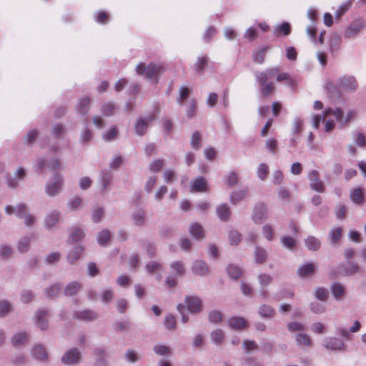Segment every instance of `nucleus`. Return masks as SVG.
<instances>
[{
  "mask_svg": "<svg viewBox=\"0 0 366 366\" xmlns=\"http://www.w3.org/2000/svg\"><path fill=\"white\" fill-rule=\"evenodd\" d=\"M274 77L278 82L283 81L288 84H292V82L290 74L286 72L280 73V69L277 67L270 68L264 71L257 72L256 74V79L259 84L261 94L264 98L270 97L274 94L276 86L274 83L272 81Z\"/></svg>",
  "mask_w": 366,
  "mask_h": 366,
  "instance_id": "f257e3e1",
  "label": "nucleus"
},
{
  "mask_svg": "<svg viewBox=\"0 0 366 366\" xmlns=\"http://www.w3.org/2000/svg\"><path fill=\"white\" fill-rule=\"evenodd\" d=\"M329 115H333L341 127L346 126L350 121L355 119L357 115L355 109H350L347 112L346 116H344L342 109L340 107L335 109H327L324 112L323 119H326Z\"/></svg>",
  "mask_w": 366,
  "mask_h": 366,
  "instance_id": "f03ea898",
  "label": "nucleus"
},
{
  "mask_svg": "<svg viewBox=\"0 0 366 366\" xmlns=\"http://www.w3.org/2000/svg\"><path fill=\"white\" fill-rule=\"evenodd\" d=\"M166 70L163 64H149L147 66L142 62L136 68L137 73L139 75L145 74L148 79L157 78Z\"/></svg>",
  "mask_w": 366,
  "mask_h": 366,
  "instance_id": "7ed1b4c3",
  "label": "nucleus"
},
{
  "mask_svg": "<svg viewBox=\"0 0 366 366\" xmlns=\"http://www.w3.org/2000/svg\"><path fill=\"white\" fill-rule=\"evenodd\" d=\"M64 179L59 173H56L51 182L47 183L46 186V193L50 196L54 197L59 193L60 189L63 185Z\"/></svg>",
  "mask_w": 366,
  "mask_h": 366,
  "instance_id": "20e7f679",
  "label": "nucleus"
},
{
  "mask_svg": "<svg viewBox=\"0 0 366 366\" xmlns=\"http://www.w3.org/2000/svg\"><path fill=\"white\" fill-rule=\"evenodd\" d=\"M338 86L347 92H354L357 89L358 84L354 76H342L338 79Z\"/></svg>",
  "mask_w": 366,
  "mask_h": 366,
  "instance_id": "39448f33",
  "label": "nucleus"
},
{
  "mask_svg": "<svg viewBox=\"0 0 366 366\" xmlns=\"http://www.w3.org/2000/svg\"><path fill=\"white\" fill-rule=\"evenodd\" d=\"M308 178L310 179V185L312 189L317 192H324L325 190L323 182L320 179V174L317 170H312L309 172Z\"/></svg>",
  "mask_w": 366,
  "mask_h": 366,
  "instance_id": "423d86ee",
  "label": "nucleus"
},
{
  "mask_svg": "<svg viewBox=\"0 0 366 366\" xmlns=\"http://www.w3.org/2000/svg\"><path fill=\"white\" fill-rule=\"evenodd\" d=\"M365 26L362 20L357 19L352 22L345 30L344 36L345 39H350L356 36Z\"/></svg>",
  "mask_w": 366,
  "mask_h": 366,
  "instance_id": "0eeeda50",
  "label": "nucleus"
},
{
  "mask_svg": "<svg viewBox=\"0 0 366 366\" xmlns=\"http://www.w3.org/2000/svg\"><path fill=\"white\" fill-rule=\"evenodd\" d=\"M267 209L264 204L259 203L256 204L254 213L252 214V219L256 224H260L267 218Z\"/></svg>",
  "mask_w": 366,
  "mask_h": 366,
  "instance_id": "6e6552de",
  "label": "nucleus"
},
{
  "mask_svg": "<svg viewBox=\"0 0 366 366\" xmlns=\"http://www.w3.org/2000/svg\"><path fill=\"white\" fill-rule=\"evenodd\" d=\"M80 360V355L75 348L67 351L62 357L61 361L66 365L77 364Z\"/></svg>",
  "mask_w": 366,
  "mask_h": 366,
  "instance_id": "1a4fd4ad",
  "label": "nucleus"
},
{
  "mask_svg": "<svg viewBox=\"0 0 366 366\" xmlns=\"http://www.w3.org/2000/svg\"><path fill=\"white\" fill-rule=\"evenodd\" d=\"M186 302L188 310L192 313H196L202 310V300L197 297H187Z\"/></svg>",
  "mask_w": 366,
  "mask_h": 366,
  "instance_id": "9d476101",
  "label": "nucleus"
},
{
  "mask_svg": "<svg viewBox=\"0 0 366 366\" xmlns=\"http://www.w3.org/2000/svg\"><path fill=\"white\" fill-rule=\"evenodd\" d=\"M155 119L154 114L147 117V121L144 119H139L135 124V132L138 135H144L148 127V122L153 121Z\"/></svg>",
  "mask_w": 366,
  "mask_h": 366,
  "instance_id": "9b49d317",
  "label": "nucleus"
},
{
  "mask_svg": "<svg viewBox=\"0 0 366 366\" xmlns=\"http://www.w3.org/2000/svg\"><path fill=\"white\" fill-rule=\"evenodd\" d=\"M208 189L207 182L204 177H198L192 181L191 191L193 192H204Z\"/></svg>",
  "mask_w": 366,
  "mask_h": 366,
  "instance_id": "f8f14e48",
  "label": "nucleus"
},
{
  "mask_svg": "<svg viewBox=\"0 0 366 366\" xmlns=\"http://www.w3.org/2000/svg\"><path fill=\"white\" fill-rule=\"evenodd\" d=\"M189 232L196 239L201 240L204 238L203 227L198 222L192 223L189 227Z\"/></svg>",
  "mask_w": 366,
  "mask_h": 366,
  "instance_id": "ddd939ff",
  "label": "nucleus"
},
{
  "mask_svg": "<svg viewBox=\"0 0 366 366\" xmlns=\"http://www.w3.org/2000/svg\"><path fill=\"white\" fill-rule=\"evenodd\" d=\"M351 201L355 204H362L364 202V191L362 188H355L350 194Z\"/></svg>",
  "mask_w": 366,
  "mask_h": 366,
  "instance_id": "4468645a",
  "label": "nucleus"
},
{
  "mask_svg": "<svg viewBox=\"0 0 366 366\" xmlns=\"http://www.w3.org/2000/svg\"><path fill=\"white\" fill-rule=\"evenodd\" d=\"M217 214L221 221H228L231 217V210L226 204H222L217 207Z\"/></svg>",
  "mask_w": 366,
  "mask_h": 366,
  "instance_id": "2eb2a0df",
  "label": "nucleus"
},
{
  "mask_svg": "<svg viewBox=\"0 0 366 366\" xmlns=\"http://www.w3.org/2000/svg\"><path fill=\"white\" fill-rule=\"evenodd\" d=\"M192 271L197 275H205L209 272L207 264L201 260H197L192 266Z\"/></svg>",
  "mask_w": 366,
  "mask_h": 366,
  "instance_id": "dca6fc26",
  "label": "nucleus"
},
{
  "mask_svg": "<svg viewBox=\"0 0 366 366\" xmlns=\"http://www.w3.org/2000/svg\"><path fill=\"white\" fill-rule=\"evenodd\" d=\"M228 324L231 328L242 330L247 327V322L240 317H232L228 320Z\"/></svg>",
  "mask_w": 366,
  "mask_h": 366,
  "instance_id": "f3484780",
  "label": "nucleus"
},
{
  "mask_svg": "<svg viewBox=\"0 0 366 366\" xmlns=\"http://www.w3.org/2000/svg\"><path fill=\"white\" fill-rule=\"evenodd\" d=\"M325 346L333 350H341L345 347L344 342L337 338H329L327 340Z\"/></svg>",
  "mask_w": 366,
  "mask_h": 366,
  "instance_id": "a211bd4d",
  "label": "nucleus"
},
{
  "mask_svg": "<svg viewBox=\"0 0 366 366\" xmlns=\"http://www.w3.org/2000/svg\"><path fill=\"white\" fill-rule=\"evenodd\" d=\"M315 270V264L309 262L300 267L297 270V274L300 277H304L314 273Z\"/></svg>",
  "mask_w": 366,
  "mask_h": 366,
  "instance_id": "6ab92c4d",
  "label": "nucleus"
},
{
  "mask_svg": "<svg viewBox=\"0 0 366 366\" xmlns=\"http://www.w3.org/2000/svg\"><path fill=\"white\" fill-rule=\"evenodd\" d=\"M91 100L89 97H85L81 98L77 105V111L79 114L85 115L89 110V104Z\"/></svg>",
  "mask_w": 366,
  "mask_h": 366,
  "instance_id": "aec40b11",
  "label": "nucleus"
},
{
  "mask_svg": "<svg viewBox=\"0 0 366 366\" xmlns=\"http://www.w3.org/2000/svg\"><path fill=\"white\" fill-rule=\"evenodd\" d=\"M5 211L8 214H11L14 212H16V216L19 217H22L26 213V206L25 204H21L17 206L16 211L14 207L9 205L6 207Z\"/></svg>",
  "mask_w": 366,
  "mask_h": 366,
  "instance_id": "412c9836",
  "label": "nucleus"
},
{
  "mask_svg": "<svg viewBox=\"0 0 366 366\" xmlns=\"http://www.w3.org/2000/svg\"><path fill=\"white\" fill-rule=\"evenodd\" d=\"M81 288V285L77 282H73L68 284L64 289L66 296H73L76 295Z\"/></svg>",
  "mask_w": 366,
  "mask_h": 366,
  "instance_id": "4be33fe9",
  "label": "nucleus"
},
{
  "mask_svg": "<svg viewBox=\"0 0 366 366\" xmlns=\"http://www.w3.org/2000/svg\"><path fill=\"white\" fill-rule=\"evenodd\" d=\"M59 219V212L54 211L49 213L45 218V225L48 228L54 227Z\"/></svg>",
  "mask_w": 366,
  "mask_h": 366,
  "instance_id": "5701e85b",
  "label": "nucleus"
},
{
  "mask_svg": "<svg viewBox=\"0 0 366 366\" xmlns=\"http://www.w3.org/2000/svg\"><path fill=\"white\" fill-rule=\"evenodd\" d=\"M46 316L47 312L46 310H41L38 312L36 323L41 330H45L47 328V320L46 319Z\"/></svg>",
  "mask_w": 366,
  "mask_h": 366,
  "instance_id": "b1692460",
  "label": "nucleus"
},
{
  "mask_svg": "<svg viewBox=\"0 0 366 366\" xmlns=\"http://www.w3.org/2000/svg\"><path fill=\"white\" fill-rule=\"evenodd\" d=\"M247 194V192L246 190H238L232 192L230 196L232 204H237L246 197Z\"/></svg>",
  "mask_w": 366,
  "mask_h": 366,
  "instance_id": "393cba45",
  "label": "nucleus"
},
{
  "mask_svg": "<svg viewBox=\"0 0 366 366\" xmlns=\"http://www.w3.org/2000/svg\"><path fill=\"white\" fill-rule=\"evenodd\" d=\"M305 244L309 249L318 250L320 247L321 243L318 239L310 236L305 239Z\"/></svg>",
  "mask_w": 366,
  "mask_h": 366,
  "instance_id": "a878e982",
  "label": "nucleus"
},
{
  "mask_svg": "<svg viewBox=\"0 0 366 366\" xmlns=\"http://www.w3.org/2000/svg\"><path fill=\"white\" fill-rule=\"evenodd\" d=\"M84 249L81 246H76L74 249L70 252L68 254V260L69 262L72 264L75 261H76L81 256Z\"/></svg>",
  "mask_w": 366,
  "mask_h": 366,
  "instance_id": "bb28decb",
  "label": "nucleus"
},
{
  "mask_svg": "<svg viewBox=\"0 0 366 366\" xmlns=\"http://www.w3.org/2000/svg\"><path fill=\"white\" fill-rule=\"evenodd\" d=\"M33 356L38 360H44L47 358L46 350L41 345H36L33 350Z\"/></svg>",
  "mask_w": 366,
  "mask_h": 366,
  "instance_id": "cd10ccee",
  "label": "nucleus"
},
{
  "mask_svg": "<svg viewBox=\"0 0 366 366\" xmlns=\"http://www.w3.org/2000/svg\"><path fill=\"white\" fill-rule=\"evenodd\" d=\"M76 317L83 320H93L97 317L96 312L91 310H84L76 313Z\"/></svg>",
  "mask_w": 366,
  "mask_h": 366,
  "instance_id": "c85d7f7f",
  "label": "nucleus"
},
{
  "mask_svg": "<svg viewBox=\"0 0 366 366\" xmlns=\"http://www.w3.org/2000/svg\"><path fill=\"white\" fill-rule=\"evenodd\" d=\"M342 44L341 38L337 34L332 35L330 40V47L332 52L337 51Z\"/></svg>",
  "mask_w": 366,
  "mask_h": 366,
  "instance_id": "c756f323",
  "label": "nucleus"
},
{
  "mask_svg": "<svg viewBox=\"0 0 366 366\" xmlns=\"http://www.w3.org/2000/svg\"><path fill=\"white\" fill-rule=\"evenodd\" d=\"M228 275L233 279H238L242 274V270L239 267L229 264L227 268Z\"/></svg>",
  "mask_w": 366,
  "mask_h": 366,
  "instance_id": "7c9ffc66",
  "label": "nucleus"
},
{
  "mask_svg": "<svg viewBox=\"0 0 366 366\" xmlns=\"http://www.w3.org/2000/svg\"><path fill=\"white\" fill-rule=\"evenodd\" d=\"M296 341L298 345L310 346L312 341L310 337L305 333H299L296 336Z\"/></svg>",
  "mask_w": 366,
  "mask_h": 366,
  "instance_id": "2f4dec72",
  "label": "nucleus"
},
{
  "mask_svg": "<svg viewBox=\"0 0 366 366\" xmlns=\"http://www.w3.org/2000/svg\"><path fill=\"white\" fill-rule=\"evenodd\" d=\"M115 107L112 102H107L102 105V113L104 116L109 117L112 116L114 114Z\"/></svg>",
  "mask_w": 366,
  "mask_h": 366,
  "instance_id": "473e14b6",
  "label": "nucleus"
},
{
  "mask_svg": "<svg viewBox=\"0 0 366 366\" xmlns=\"http://www.w3.org/2000/svg\"><path fill=\"white\" fill-rule=\"evenodd\" d=\"M202 137L199 132H194L191 138V146L194 149H199L201 147Z\"/></svg>",
  "mask_w": 366,
  "mask_h": 366,
  "instance_id": "72a5a7b5",
  "label": "nucleus"
},
{
  "mask_svg": "<svg viewBox=\"0 0 366 366\" xmlns=\"http://www.w3.org/2000/svg\"><path fill=\"white\" fill-rule=\"evenodd\" d=\"M111 239V234L109 230L103 229L98 234V243L101 245H104Z\"/></svg>",
  "mask_w": 366,
  "mask_h": 366,
  "instance_id": "f704fd0d",
  "label": "nucleus"
},
{
  "mask_svg": "<svg viewBox=\"0 0 366 366\" xmlns=\"http://www.w3.org/2000/svg\"><path fill=\"white\" fill-rule=\"evenodd\" d=\"M259 314L264 317H271L274 314V310L270 306L263 305L259 309Z\"/></svg>",
  "mask_w": 366,
  "mask_h": 366,
  "instance_id": "c9c22d12",
  "label": "nucleus"
},
{
  "mask_svg": "<svg viewBox=\"0 0 366 366\" xmlns=\"http://www.w3.org/2000/svg\"><path fill=\"white\" fill-rule=\"evenodd\" d=\"M331 290L333 296L337 300L342 297L345 292L344 287L338 283H335Z\"/></svg>",
  "mask_w": 366,
  "mask_h": 366,
  "instance_id": "e433bc0d",
  "label": "nucleus"
},
{
  "mask_svg": "<svg viewBox=\"0 0 366 366\" xmlns=\"http://www.w3.org/2000/svg\"><path fill=\"white\" fill-rule=\"evenodd\" d=\"M84 237L83 230L79 227H76L71 232L69 236V240L72 242H77L81 239Z\"/></svg>",
  "mask_w": 366,
  "mask_h": 366,
  "instance_id": "4c0bfd02",
  "label": "nucleus"
},
{
  "mask_svg": "<svg viewBox=\"0 0 366 366\" xmlns=\"http://www.w3.org/2000/svg\"><path fill=\"white\" fill-rule=\"evenodd\" d=\"M267 257V255L266 251L264 249H263L260 247L256 248V251H255V254H254L256 262H257L259 264L263 263L266 260Z\"/></svg>",
  "mask_w": 366,
  "mask_h": 366,
  "instance_id": "58836bf2",
  "label": "nucleus"
},
{
  "mask_svg": "<svg viewBox=\"0 0 366 366\" xmlns=\"http://www.w3.org/2000/svg\"><path fill=\"white\" fill-rule=\"evenodd\" d=\"M171 268L173 272L178 275H183L185 272V268L182 262L176 261L171 264Z\"/></svg>",
  "mask_w": 366,
  "mask_h": 366,
  "instance_id": "ea45409f",
  "label": "nucleus"
},
{
  "mask_svg": "<svg viewBox=\"0 0 366 366\" xmlns=\"http://www.w3.org/2000/svg\"><path fill=\"white\" fill-rule=\"evenodd\" d=\"M269 174V167L265 163L259 164L257 169V175L261 180H264Z\"/></svg>",
  "mask_w": 366,
  "mask_h": 366,
  "instance_id": "a19ab883",
  "label": "nucleus"
},
{
  "mask_svg": "<svg viewBox=\"0 0 366 366\" xmlns=\"http://www.w3.org/2000/svg\"><path fill=\"white\" fill-rule=\"evenodd\" d=\"M28 336L26 333H19L15 335L11 341L14 346H18L24 342H26Z\"/></svg>",
  "mask_w": 366,
  "mask_h": 366,
  "instance_id": "79ce46f5",
  "label": "nucleus"
},
{
  "mask_svg": "<svg viewBox=\"0 0 366 366\" xmlns=\"http://www.w3.org/2000/svg\"><path fill=\"white\" fill-rule=\"evenodd\" d=\"M46 167L51 172H57L62 169L61 163L58 159H51Z\"/></svg>",
  "mask_w": 366,
  "mask_h": 366,
  "instance_id": "37998d69",
  "label": "nucleus"
},
{
  "mask_svg": "<svg viewBox=\"0 0 366 366\" xmlns=\"http://www.w3.org/2000/svg\"><path fill=\"white\" fill-rule=\"evenodd\" d=\"M94 354L97 358L95 366H106V361L103 359L105 355L104 351L102 349H97L94 351Z\"/></svg>",
  "mask_w": 366,
  "mask_h": 366,
  "instance_id": "c03bdc74",
  "label": "nucleus"
},
{
  "mask_svg": "<svg viewBox=\"0 0 366 366\" xmlns=\"http://www.w3.org/2000/svg\"><path fill=\"white\" fill-rule=\"evenodd\" d=\"M208 59L206 56L198 58L196 63L195 69L197 72L202 73L206 65L207 64Z\"/></svg>",
  "mask_w": 366,
  "mask_h": 366,
  "instance_id": "a18cd8bd",
  "label": "nucleus"
},
{
  "mask_svg": "<svg viewBox=\"0 0 366 366\" xmlns=\"http://www.w3.org/2000/svg\"><path fill=\"white\" fill-rule=\"evenodd\" d=\"M342 229L340 227H337L332 229L330 232V239L332 243L337 242L342 236Z\"/></svg>",
  "mask_w": 366,
  "mask_h": 366,
  "instance_id": "49530a36",
  "label": "nucleus"
},
{
  "mask_svg": "<svg viewBox=\"0 0 366 366\" xmlns=\"http://www.w3.org/2000/svg\"><path fill=\"white\" fill-rule=\"evenodd\" d=\"M277 35L282 34L285 36H287L291 32V27L289 23L284 22L279 27L277 28Z\"/></svg>",
  "mask_w": 366,
  "mask_h": 366,
  "instance_id": "de8ad7c7",
  "label": "nucleus"
},
{
  "mask_svg": "<svg viewBox=\"0 0 366 366\" xmlns=\"http://www.w3.org/2000/svg\"><path fill=\"white\" fill-rule=\"evenodd\" d=\"M212 340L216 344L221 343L224 340V333L221 330H214L212 335Z\"/></svg>",
  "mask_w": 366,
  "mask_h": 366,
  "instance_id": "09e8293b",
  "label": "nucleus"
},
{
  "mask_svg": "<svg viewBox=\"0 0 366 366\" xmlns=\"http://www.w3.org/2000/svg\"><path fill=\"white\" fill-rule=\"evenodd\" d=\"M258 280L262 287H265L272 282V277L269 274L262 273L259 274Z\"/></svg>",
  "mask_w": 366,
  "mask_h": 366,
  "instance_id": "8fccbe9b",
  "label": "nucleus"
},
{
  "mask_svg": "<svg viewBox=\"0 0 366 366\" xmlns=\"http://www.w3.org/2000/svg\"><path fill=\"white\" fill-rule=\"evenodd\" d=\"M209 320L212 322H220L222 320V315L217 310L211 311L209 314Z\"/></svg>",
  "mask_w": 366,
  "mask_h": 366,
  "instance_id": "3c124183",
  "label": "nucleus"
},
{
  "mask_svg": "<svg viewBox=\"0 0 366 366\" xmlns=\"http://www.w3.org/2000/svg\"><path fill=\"white\" fill-rule=\"evenodd\" d=\"M109 14L104 11H100L97 13L96 16V21H97L99 24H107L109 21Z\"/></svg>",
  "mask_w": 366,
  "mask_h": 366,
  "instance_id": "603ef678",
  "label": "nucleus"
},
{
  "mask_svg": "<svg viewBox=\"0 0 366 366\" xmlns=\"http://www.w3.org/2000/svg\"><path fill=\"white\" fill-rule=\"evenodd\" d=\"M164 325L168 330H173L176 327V319L172 315L165 317Z\"/></svg>",
  "mask_w": 366,
  "mask_h": 366,
  "instance_id": "864d4df0",
  "label": "nucleus"
},
{
  "mask_svg": "<svg viewBox=\"0 0 366 366\" xmlns=\"http://www.w3.org/2000/svg\"><path fill=\"white\" fill-rule=\"evenodd\" d=\"M154 351L159 355H166L170 352V348L166 345H158L154 347Z\"/></svg>",
  "mask_w": 366,
  "mask_h": 366,
  "instance_id": "5fc2aeb1",
  "label": "nucleus"
},
{
  "mask_svg": "<svg viewBox=\"0 0 366 366\" xmlns=\"http://www.w3.org/2000/svg\"><path fill=\"white\" fill-rule=\"evenodd\" d=\"M287 329L290 332H297V331H302L305 330V326L300 322H289L287 324Z\"/></svg>",
  "mask_w": 366,
  "mask_h": 366,
  "instance_id": "6e6d98bb",
  "label": "nucleus"
},
{
  "mask_svg": "<svg viewBox=\"0 0 366 366\" xmlns=\"http://www.w3.org/2000/svg\"><path fill=\"white\" fill-rule=\"evenodd\" d=\"M229 238L231 244H237L241 241V234L237 231H231Z\"/></svg>",
  "mask_w": 366,
  "mask_h": 366,
  "instance_id": "4d7b16f0",
  "label": "nucleus"
},
{
  "mask_svg": "<svg viewBox=\"0 0 366 366\" xmlns=\"http://www.w3.org/2000/svg\"><path fill=\"white\" fill-rule=\"evenodd\" d=\"M61 290L59 285H54L46 290V297L51 298L54 297Z\"/></svg>",
  "mask_w": 366,
  "mask_h": 366,
  "instance_id": "13d9d810",
  "label": "nucleus"
},
{
  "mask_svg": "<svg viewBox=\"0 0 366 366\" xmlns=\"http://www.w3.org/2000/svg\"><path fill=\"white\" fill-rule=\"evenodd\" d=\"M29 247V240L26 237H23L20 239L18 244V249L21 252H25L28 250Z\"/></svg>",
  "mask_w": 366,
  "mask_h": 366,
  "instance_id": "bf43d9fd",
  "label": "nucleus"
},
{
  "mask_svg": "<svg viewBox=\"0 0 366 366\" xmlns=\"http://www.w3.org/2000/svg\"><path fill=\"white\" fill-rule=\"evenodd\" d=\"M164 165V162L162 159H157L153 161L149 165L151 172H159L161 170Z\"/></svg>",
  "mask_w": 366,
  "mask_h": 366,
  "instance_id": "052dcab7",
  "label": "nucleus"
},
{
  "mask_svg": "<svg viewBox=\"0 0 366 366\" xmlns=\"http://www.w3.org/2000/svg\"><path fill=\"white\" fill-rule=\"evenodd\" d=\"M283 245L289 249H292L296 245L295 240L291 237H283L281 239Z\"/></svg>",
  "mask_w": 366,
  "mask_h": 366,
  "instance_id": "680f3d73",
  "label": "nucleus"
},
{
  "mask_svg": "<svg viewBox=\"0 0 366 366\" xmlns=\"http://www.w3.org/2000/svg\"><path fill=\"white\" fill-rule=\"evenodd\" d=\"M11 309V305L6 301H0V316L6 315Z\"/></svg>",
  "mask_w": 366,
  "mask_h": 366,
  "instance_id": "e2e57ef3",
  "label": "nucleus"
},
{
  "mask_svg": "<svg viewBox=\"0 0 366 366\" xmlns=\"http://www.w3.org/2000/svg\"><path fill=\"white\" fill-rule=\"evenodd\" d=\"M118 134V131L116 127H111L109 130L104 134V139L106 141H111L114 139Z\"/></svg>",
  "mask_w": 366,
  "mask_h": 366,
  "instance_id": "0e129e2a",
  "label": "nucleus"
},
{
  "mask_svg": "<svg viewBox=\"0 0 366 366\" xmlns=\"http://www.w3.org/2000/svg\"><path fill=\"white\" fill-rule=\"evenodd\" d=\"M190 93V90L187 87H182L180 89V94L177 99L178 103L182 105L184 99H186Z\"/></svg>",
  "mask_w": 366,
  "mask_h": 366,
  "instance_id": "69168bd1",
  "label": "nucleus"
},
{
  "mask_svg": "<svg viewBox=\"0 0 366 366\" xmlns=\"http://www.w3.org/2000/svg\"><path fill=\"white\" fill-rule=\"evenodd\" d=\"M267 147L271 151L272 153H276L277 151V141L274 139L271 138L269 139L266 142Z\"/></svg>",
  "mask_w": 366,
  "mask_h": 366,
  "instance_id": "338daca9",
  "label": "nucleus"
},
{
  "mask_svg": "<svg viewBox=\"0 0 366 366\" xmlns=\"http://www.w3.org/2000/svg\"><path fill=\"white\" fill-rule=\"evenodd\" d=\"M263 234L268 240H272L273 238V229L270 225L265 224L263 227Z\"/></svg>",
  "mask_w": 366,
  "mask_h": 366,
  "instance_id": "774afa93",
  "label": "nucleus"
}]
</instances>
